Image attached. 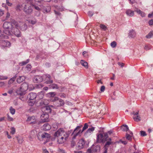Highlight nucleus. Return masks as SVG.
I'll use <instances>...</instances> for the list:
<instances>
[{
  "mask_svg": "<svg viewBox=\"0 0 153 153\" xmlns=\"http://www.w3.org/2000/svg\"><path fill=\"white\" fill-rule=\"evenodd\" d=\"M19 27L18 23L15 20L11 22H5L3 25V32L8 36L14 35L18 37H20L21 36V33L18 29Z\"/></svg>",
  "mask_w": 153,
  "mask_h": 153,
  "instance_id": "nucleus-1",
  "label": "nucleus"
},
{
  "mask_svg": "<svg viewBox=\"0 0 153 153\" xmlns=\"http://www.w3.org/2000/svg\"><path fill=\"white\" fill-rule=\"evenodd\" d=\"M82 126V125L77 126L74 129L72 133V134H74V136L73 137V139H75L76 136L79 135L88 128V126L87 123H85L83 127L82 130L80 129Z\"/></svg>",
  "mask_w": 153,
  "mask_h": 153,
  "instance_id": "nucleus-2",
  "label": "nucleus"
},
{
  "mask_svg": "<svg viewBox=\"0 0 153 153\" xmlns=\"http://www.w3.org/2000/svg\"><path fill=\"white\" fill-rule=\"evenodd\" d=\"M50 107H53V106L52 105L46 106L45 108L46 112L45 114H43L41 115V120L40 121L41 123H43L48 121L49 116L48 113H51V109Z\"/></svg>",
  "mask_w": 153,
  "mask_h": 153,
  "instance_id": "nucleus-3",
  "label": "nucleus"
},
{
  "mask_svg": "<svg viewBox=\"0 0 153 153\" xmlns=\"http://www.w3.org/2000/svg\"><path fill=\"white\" fill-rule=\"evenodd\" d=\"M70 132V131H68L65 132L64 134V135L62 136H61L59 137H56L57 141L59 144H62L66 140L68 137H69Z\"/></svg>",
  "mask_w": 153,
  "mask_h": 153,
  "instance_id": "nucleus-4",
  "label": "nucleus"
},
{
  "mask_svg": "<svg viewBox=\"0 0 153 153\" xmlns=\"http://www.w3.org/2000/svg\"><path fill=\"white\" fill-rule=\"evenodd\" d=\"M53 101V104L56 107L63 106L64 105L63 101L61 99H59L57 97H55Z\"/></svg>",
  "mask_w": 153,
  "mask_h": 153,
  "instance_id": "nucleus-5",
  "label": "nucleus"
},
{
  "mask_svg": "<svg viewBox=\"0 0 153 153\" xmlns=\"http://www.w3.org/2000/svg\"><path fill=\"white\" fill-rule=\"evenodd\" d=\"M23 10L25 13L27 15L31 14L33 12V10L31 4L28 3L24 5Z\"/></svg>",
  "mask_w": 153,
  "mask_h": 153,
  "instance_id": "nucleus-6",
  "label": "nucleus"
},
{
  "mask_svg": "<svg viewBox=\"0 0 153 153\" xmlns=\"http://www.w3.org/2000/svg\"><path fill=\"white\" fill-rule=\"evenodd\" d=\"M66 132H65V131L63 128H60L54 134V137L55 138L59 137L61 136H62L64 135L65 133Z\"/></svg>",
  "mask_w": 153,
  "mask_h": 153,
  "instance_id": "nucleus-7",
  "label": "nucleus"
},
{
  "mask_svg": "<svg viewBox=\"0 0 153 153\" xmlns=\"http://www.w3.org/2000/svg\"><path fill=\"white\" fill-rule=\"evenodd\" d=\"M108 140L109 141H107L105 145V150L103 153H107L108 149L107 147L109 145L113 144V142L111 141V138H108Z\"/></svg>",
  "mask_w": 153,
  "mask_h": 153,
  "instance_id": "nucleus-8",
  "label": "nucleus"
},
{
  "mask_svg": "<svg viewBox=\"0 0 153 153\" xmlns=\"http://www.w3.org/2000/svg\"><path fill=\"white\" fill-rule=\"evenodd\" d=\"M85 143V141L83 139H82L79 140L77 144L76 148L78 149H82L84 147Z\"/></svg>",
  "mask_w": 153,
  "mask_h": 153,
  "instance_id": "nucleus-9",
  "label": "nucleus"
},
{
  "mask_svg": "<svg viewBox=\"0 0 153 153\" xmlns=\"http://www.w3.org/2000/svg\"><path fill=\"white\" fill-rule=\"evenodd\" d=\"M37 97V95L35 93L31 92L27 96V98L29 100H35Z\"/></svg>",
  "mask_w": 153,
  "mask_h": 153,
  "instance_id": "nucleus-10",
  "label": "nucleus"
},
{
  "mask_svg": "<svg viewBox=\"0 0 153 153\" xmlns=\"http://www.w3.org/2000/svg\"><path fill=\"white\" fill-rule=\"evenodd\" d=\"M138 111L136 112L134 111H133L132 112V114L134 115L133 118L135 121L138 122L140 120V117L138 115Z\"/></svg>",
  "mask_w": 153,
  "mask_h": 153,
  "instance_id": "nucleus-11",
  "label": "nucleus"
},
{
  "mask_svg": "<svg viewBox=\"0 0 153 153\" xmlns=\"http://www.w3.org/2000/svg\"><path fill=\"white\" fill-rule=\"evenodd\" d=\"M43 79V78L42 76H36L33 78V81L35 83H38L42 82Z\"/></svg>",
  "mask_w": 153,
  "mask_h": 153,
  "instance_id": "nucleus-12",
  "label": "nucleus"
},
{
  "mask_svg": "<svg viewBox=\"0 0 153 153\" xmlns=\"http://www.w3.org/2000/svg\"><path fill=\"white\" fill-rule=\"evenodd\" d=\"M97 141L98 143L104 142V138H103V135L101 133L97 134Z\"/></svg>",
  "mask_w": 153,
  "mask_h": 153,
  "instance_id": "nucleus-13",
  "label": "nucleus"
},
{
  "mask_svg": "<svg viewBox=\"0 0 153 153\" xmlns=\"http://www.w3.org/2000/svg\"><path fill=\"white\" fill-rule=\"evenodd\" d=\"M21 89H22V91L25 92L28 89V84L26 82L23 83L20 87Z\"/></svg>",
  "mask_w": 153,
  "mask_h": 153,
  "instance_id": "nucleus-14",
  "label": "nucleus"
},
{
  "mask_svg": "<svg viewBox=\"0 0 153 153\" xmlns=\"http://www.w3.org/2000/svg\"><path fill=\"white\" fill-rule=\"evenodd\" d=\"M129 134L127 133L126 134V137L127 140H128L131 141L132 140V137L133 135V133L130 131H128Z\"/></svg>",
  "mask_w": 153,
  "mask_h": 153,
  "instance_id": "nucleus-15",
  "label": "nucleus"
},
{
  "mask_svg": "<svg viewBox=\"0 0 153 153\" xmlns=\"http://www.w3.org/2000/svg\"><path fill=\"white\" fill-rule=\"evenodd\" d=\"M1 45L4 47H9L10 45V43L9 42L4 40H1Z\"/></svg>",
  "mask_w": 153,
  "mask_h": 153,
  "instance_id": "nucleus-16",
  "label": "nucleus"
},
{
  "mask_svg": "<svg viewBox=\"0 0 153 153\" xmlns=\"http://www.w3.org/2000/svg\"><path fill=\"white\" fill-rule=\"evenodd\" d=\"M46 83L47 84L52 83L53 82V81L51 80V76L50 75L48 74H47L46 75Z\"/></svg>",
  "mask_w": 153,
  "mask_h": 153,
  "instance_id": "nucleus-17",
  "label": "nucleus"
},
{
  "mask_svg": "<svg viewBox=\"0 0 153 153\" xmlns=\"http://www.w3.org/2000/svg\"><path fill=\"white\" fill-rule=\"evenodd\" d=\"M136 33L133 30H130L128 33V36L130 38H134L136 36Z\"/></svg>",
  "mask_w": 153,
  "mask_h": 153,
  "instance_id": "nucleus-18",
  "label": "nucleus"
},
{
  "mask_svg": "<svg viewBox=\"0 0 153 153\" xmlns=\"http://www.w3.org/2000/svg\"><path fill=\"white\" fill-rule=\"evenodd\" d=\"M16 92L17 94L20 95V96H22L25 94V92L22 91V89H21V88L19 87L18 88L16 91Z\"/></svg>",
  "mask_w": 153,
  "mask_h": 153,
  "instance_id": "nucleus-19",
  "label": "nucleus"
},
{
  "mask_svg": "<svg viewBox=\"0 0 153 153\" xmlns=\"http://www.w3.org/2000/svg\"><path fill=\"white\" fill-rule=\"evenodd\" d=\"M42 128L44 130L47 131L49 130L51 128V127L50 125L46 123L44 125Z\"/></svg>",
  "mask_w": 153,
  "mask_h": 153,
  "instance_id": "nucleus-20",
  "label": "nucleus"
},
{
  "mask_svg": "<svg viewBox=\"0 0 153 153\" xmlns=\"http://www.w3.org/2000/svg\"><path fill=\"white\" fill-rule=\"evenodd\" d=\"M126 14L132 17L134 15V11H133L130 9H128L126 10Z\"/></svg>",
  "mask_w": 153,
  "mask_h": 153,
  "instance_id": "nucleus-21",
  "label": "nucleus"
},
{
  "mask_svg": "<svg viewBox=\"0 0 153 153\" xmlns=\"http://www.w3.org/2000/svg\"><path fill=\"white\" fill-rule=\"evenodd\" d=\"M100 147L99 145H97L92 147V150L93 152H97L100 151Z\"/></svg>",
  "mask_w": 153,
  "mask_h": 153,
  "instance_id": "nucleus-22",
  "label": "nucleus"
},
{
  "mask_svg": "<svg viewBox=\"0 0 153 153\" xmlns=\"http://www.w3.org/2000/svg\"><path fill=\"white\" fill-rule=\"evenodd\" d=\"M25 77L24 76H20L17 79V82L19 83H20L25 80Z\"/></svg>",
  "mask_w": 153,
  "mask_h": 153,
  "instance_id": "nucleus-23",
  "label": "nucleus"
},
{
  "mask_svg": "<svg viewBox=\"0 0 153 153\" xmlns=\"http://www.w3.org/2000/svg\"><path fill=\"white\" fill-rule=\"evenodd\" d=\"M18 24L19 25V27H20L21 29L22 30H25L27 29V25L25 24L24 23H22V26H20V25H22L20 24H19V23Z\"/></svg>",
  "mask_w": 153,
  "mask_h": 153,
  "instance_id": "nucleus-24",
  "label": "nucleus"
},
{
  "mask_svg": "<svg viewBox=\"0 0 153 153\" xmlns=\"http://www.w3.org/2000/svg\"><path fill=\"white\" fill-rule=\"evenodd\" d=\"M121 129L123 131H129L128 126L126 125H123L121 126Z\"/></svg>",
  "mask_w": 153,
  "mask_h": 153,
  "instance_id": "nucleus-25",
  "label": "nucleus"
},
{
  "mask_svg": "<svg viewBox=\"0 0 153 153\" xmlns=\"http://www.w3.org/2000/svg\"><path fill=\"white\" fill-rule=\"evenodd\" d=\"M135 11L138 14H140L142 17H144L145 16V13L140 10L137 9L135 10Z\"/></svg>",
  "mask_w": 153,
  "mask_h": 153,
  "instance_id": "nucleus-26",
  "label": "nucleus"
},
{
  "mask_svg": "<svg viewBox=\"0 0 153 153\" xmlns=\"http://www.w3.org/2000/svg\"><path fill=\"white\" fill-rule=\"evenodd\" d=\"M41 136L43 138H48L50 137V135L46 133H44L42 134Z\"/></svg>",
  "mask_w": 153,
  "mask_h": 153,
  "instance_id": "nucleus-27",
  "label": "nucleus"
},
{
  "mask_svg": "<svg viewBox=\"0 0 153 153\" xmlns=\"http://www.w3.org/2000/svg\"><path fill=\"white\" fill-rule=\"evenodd\" d=\"M80 63L82 65L84 66L86 68H88V63L83 60H81L80 62Z\"/></svg>",
  "mask_w": 153,
  "mask_h": 153,
  "instance_id": "nucleus-28",
  "label": "nucleus"
},
{
  "mask_svg": "<svg viewBox=\"0 0 153 153\" xmlns=\"http://www.w3.org/2000/svg\"><path fill=\"white\" fill-rule=\"evenodd\" d=\"M48 100H43L40 102V104L42 105H47L48 103Z\"/></svg>",
  "mask_w": 153,
  "mask_h": 153,
  "instance_id": "nucleus-29",
  "label": "nucleus"
},
{
  "mask_svg": "<svg viewBox=\"0 0 153 153\" xmlns=\"http://www.w3.org/2000/svg\"><path fill=\"white\" fill-rule=\"evenodd\" d=\"M102 134L103 135V138H104L105 141L108 140V134L107 133H105Z\"/></svg>",
  "mask_w": 153,
  "mask_h": 153,
  "instance_id": "nucleus-30",
  "label": "nucleus"
},
{
  "mask_svg": "<svg viewBox=\"0 0 153 153\" xmlns=\"http://www.w3.org/2000/svg\"><path fill=\"white\" fill-rule=\"evenodd\" d=\"M153 35V31H150L146 36V38L148 39L150 38Z\"/></svg>",
  "mask_w": 153,
  "mask_h": 153,
  "instance_id": "nucleus-31",
  "label": "nucleus"
},
{
  "mask_svg": "<svg viewBox=\"0 0 153 153\" xmlns=\"http://www.w3.org/2000/svg\"><path fill=\"white\" fill-rule=\"evenodd\" d=\"M29 61V59H27L26 61H23L20 63V64L22 66L23 65H25L28 63Z\"/></svg>",
  "mask_w": 153,
  "mask_h": 153,
  "instance_id": "nucleus-32",
  "label": "nucleus"
},
{
  "mask_svg": "<svg viewBox=\"0 0 153 153\" xmlns=\"http://www.w3.org/2000/svg\"><path fill=\"white\" fill-rule=\"evenodd\" d=\"M10 113L12 115L14 114L15 112V110L12 107H10Z\"/></svg>",
  "mask_w": 153,
  "mask_h": 153,
  "instance_id": "nucleus-33",
  "label": "nucleus"
},
{
  "mask_svg": "<svg viewBox=\"0 0 153 153\" xmlns=\"http://www.w3.org/2000/svg\"><path fill=\"white\" fill-rule=\"evenodd\" d=\"M31 66L30 65L28 64L25 67L26 70L27 71H30Z\"/></svg>",
  "mask_w": 153,
  "mask_h": 153,
  "instance_id": "nucleus-34",
  "label": "nucleus"
},
{
  "mask_svg": "<svg viewBox=\"0 0 153 153\" xmlns=\"http://www.w3.org/2000/svg\"><path fill=\"white\" fill-rule=\"evenodd\" d=\"M100 27L104 30H106L107 29L106 27L104 25L101 24L100 25Z\"/></svg>",
  "mask_w": 153,
  "mask_h": 153,
  "instance_id": "nucleus-35",
  "label": "nucleus"
},
{
  "mask_svg": "<svg viewBox=\"0 0 153 153\" xmlns=\"http://www.w3.org/2000/svg\"><path fill=\"white\" fill-rule=\"evenodd\" d=\"M111 45L113 48H115L117 45V43L115 41H113L111 43Z\"/></svg>",
  "mask_w": 153,
  "mask_h": 153,
  "instance_id": "nucleus-36",
  "label": "nucleus"
},
{
  "mask_svg": "<svg viewBox=\"0 0 153 153\" xmlns=\"http://www.w3.org/2000/svg\"><path fill=\"white\" fill-rule=\"evenodd\" d=\"M51 10V8L50 7H48L47 8H45L44 10V13H48Z\"/></svg>",
  "mask_w": 153,
  "mask_h": 153,
  "instance_id": "nucleus-37",
  "label": "nucleus"
},
{
  "mask_svg": "<svg viewBox=\"0 0 153 153\" xmlns=\"http://www.w3.org/2000/svg\"><path fill=\"white\" fill-rule=\"evenodd\" d=\"M94 130V127H92L89 128L87 131V133H91V131H93Z\"/></svg>",
  "mask_w": 153,
  "mask_h": 153,
  "instance_id": "nucleus-38",
  "label": "nucleus"
},
{
  "mask_svg": "<svg viewBox=\"0 0 153 153\" xmlns=\"http://www.w3.org/2000/svg\"><path fill=\"white\" fill-rule=\"evenodd\" d=\"M17 140L19 143L21 144L23 142V140L22 138V137H17Z\"/></svg>",
  "mask_w": 153,
  "mask_h": 153,
  "instance_id": "nucleus-39",
  "label": "nucleus"
},
{
  "mask_svg": "<svg viewBox=\"0 0 153 153\" xmlns=\"http://www.w3.org/2000/svg\"><path fill=\"white\" fill-rule=\"evenodd\" d=\"M16 132V130L14 128L12 127L11 128L10 133L12 134H14Z\"/></svg>",
  "mask_w": 153,
  "mask_h": 153,
  "instance_id": "nucleus-40",
  "label": "nucleus"
},
{
  "mask_svg": "<svg viewBox=\"0 0 153 153\" xmlns=\"http://www.w3.org/2000/svg\"><path fill=\"white\" fill-rule=\"evenodd\" d=\"M8 78L7 76H0V80H4L7 79Z\"/></svg>",
  "mask_w": 153,
  "mask_h": 153,
  "instance_id": "nucleus-41",
  "label": "nucleus"
},
{
  "mask_svg": "<svg viewBox=\"0 0 153 153\" xmlns=\"http://www.w3.org/2000/svg\"><path fill=\"white\" fill-rule=\"evenodd\" d=\"M43 86L42 84H36L35 88H41Z\"/></svg>",
  "mask_w": 153,
  "mask_h": 153,
  "instance_id": "nucleus-42",
  "label": "nucleus"
},
{
  "mask_svg": "<svg viewBox=\"0 0 153 153\" xmlns=\"http://www.w3.org/2000/svg\"><path fill=\"white\" fill-rule=\"evenodd\" d=\"M44 95L42 92L39 93L38 95V97L40 99H42Z\"/></svg>",
  "mask_w": 153,
  "mask_h": 153,
  "instance_id": "nucleus-43",
  "label": "nucleus"
},
{
  "mask_svg": "<svg viewBox=\"0 0 153 153\" xmlns=\"http://www.w3.org/2000/svg\"><path fill=\"white\" fill-rule=\"evenodd\" d=\"M51 88L53 89H58V87L57 85L55 84H53L51 86Z\"/></svg>",
  "mask_w": 153,
  "mask_h": 153,
  "instance_id": "nucleus-44",
  "label": "nucleus"
},
{
  "mask_svg": "<svg viewBox=\"0 0 153 153\" xmlns=\"http://www.w3.org/2000/svg\"><path fill=\"white\" fill-rule=\"evenodd\" d=\"M140 134L142 136H145L147 135L146 132L144 131H141Z\"/></svg>",
  "mask_w": 153,
  "mask_h": 153,
  "instance_id": "nucleus-45",
  "label": "nucleus"
},
{
  "mask_svg": "<svg viewBox=\"0 0 153 153\" xmlns=\"http://www.w3.org/2000/svg\"><path fill=\"white\" fill-rule=\"evenodd\" d=\"M7 120L9 121H13V119L12 117H10L9 114H7Z\"/></svg>",
  "mask_w": 153,
  "mask_h": 153,
  "instance_id": "nucleus-46",
  "label": "nucleus"
},
{
  "mask_svg": "<svg viewBox=\"0 0 153 153\" xmlns=\"http://www.w3.org/2000/svg\"><path fill=\"white\" fill-rule=\"evenodd\" d=\"M10 16V14L8 12H7L6 14L5 19L8 20Z\"/></svg>",
  "mask_w": 153,
  "mask_h": 153,
  "instance_id": "nucleus-47",
  "label": "nucleus"
},
{
  "mask_svg": "<svg viewBox=\"0 0 153 153\" xmlns=\"http://www.w3.org/2000/svg\"><path fill=\"white\" fill-rule=\"evenodd\" d=\"M49 94L51 97H53L56 95V93L54 92H51L49 93Z\"/></svg>",
  "mask_w": 153,
  "mask_h": 153,
  "instance_id": "nucleus-48",
  "label": "nucleus"
},
{
  "mask_svg": "<svg viewBox=\"0 0 153 153\" xmlns=\"http://www.w3.org/2000/svg\"><path fill=\"white\" fill-rule=\"evenodd\" d=\"M36 19H34L30 21V23H31L33 25H34L36 23Z\"/></svg>",
  "mask_w": 153,
  "mask_h": 153,
  "instance_id": "nucleus-49",
  "label": "nucleus"
},
{
  "mask_svg": "<svg viewBox=\"0 0 153 153\" xmlns=\"http://www.w3.org/2000/svg\"><path fill=\"white\" fill-rule=\"evenodd\" d=\"M88 14L89 16H92L93 15L94 13H93V12L91 11H89L88 12Z\"/></svg>",
  "mask_w": 153,
  "mask_h": 153,
  "instance_id": "nucleus-50",
  "label": "nucleus"
},
{
  "mask_svg": "<svg viewBox=\"0 0 153 153\" xmlns=\"http://www.w3.org/2000/svg\"><path fill=\"white\" fill-rule=\"evenodd\" d=\"M6 4L8 6H11L12 5V3L9 2L8 0H6Z\"/></svg>",
  "mask_w": 153,
  "mask_h": 153,
  "instance_id": "nucleus-51",
  "label": "nucleus"
},
{
  "mask_svg": "<svg viewBox=\"0 0 153 153\" xmlns=\"http://www.w3.org/2000/svg\"><path fill=\"white\" fill-rule=\"evenodd\" d=\"M35 118L34 117H29L27 119V121H30L32 119Z\"/></svg>",
  "mask_w": 153,
  "mask_h": 153,
  "instance_id": "nucleus-52",
  "label": "nucleus"
},
{
  "mask_svg": "<svg viewBox=\"0 0 153 153\" xmlns=\"http://www.w3.org/2000/svg\"><path fill=\"white\" fill-rule=\"evenodd\" d=\"M149 24L150 25H153V19L150 20L149 22Z\"/></svg>",
  "mask_w": 153,
  "mask_h": 153,
  "instance_id": "nucleus-53",
  "label": "nucleus"
},
{
  "mask_svg": "<svg viewBox=\"0 0 153 153\" xmlns=\"http://www.w3.org/2000/svg\"><path fill=\"white\" fill-rule=\"evenodd\" d=\"M105 87L104 86H102L100 88V91L101 92H103L105 90Z\"/></svg>",
  "mask_w": 153,
  "mask_h": 153,
  "instance_id": "nucleus-54",
  "label": "nucleus"
},
{
  "mask_svg": "<svg viewBox=\"0 0 153 153\" xmlns=\"http://www.w3.org/2000/svg\"><path fill=\"white\" fill-rule=\"evenodd\" d=\"M35 103V102L34 101H30L29 102H28V103H29V105H30V106H32L33 105V104H34Z\"/></svg>",
  "mask_w": 153,
  "mask_h": 153,
  "instance_id": "nucleus-55",
  "label": "nucleus"
},
{
  "mask_svg": "<svg viewBox=\"0 0 153 153\" xmlns=\"http://www.w3.org/2000/svg\"><path fill=\"white\" fill-rule=\"evenodd\" d=\"M144 49L146 50H148L150 49V47L147 45H146L144 47Z\"/></svg>",
  "mask_w": 153,
  "mask_h": 153,
  "instance_id": "nucleus-56",
  "label": "nucleus"
},
{
  "mask_svg": "<svg viewBox=\"0 0 153 153\" xmlns=\"http://www.w3.org/2000/svg\"><path fill=\"white\" fill-rule=\"evenodd\" d=\"M5 83L4 82H0V87H2L4 85Z\"/></svg>",
  "mask_w": 153,
  "mask_h": 153,
  "instance_id": "nucleus-57",
  "label": "nucleus"
},
{
  "mask_svg": "<svg viewBox=\"0 0 153 153\" xmlns=\"http://www.w3.org/2000/svg\"><path fill=\"white\" fill-rule=\"evenodd\" d=\"M16 78V76H14V77L11 78L10 79H11L12 81L14 82L15 81Z\"/></svg>",
  "mask_w": 153,
  "mask_h": 153,
  "instance_id": "nucleus-58",
  "label": "nucleus"
},
{
  "mask_svg": "<svg viewBox=\"0 0 153 153\" xmlns=\"http://www.w3.org/2000/svg\"><path fill=\"white\" fill-rule=\"evenodd\" d=\"M21 8V6L20 5L18 4L17 5L16 7V9L17 10H20Z\"/></svg>",
  "mask_w": 153,
  "mask_h": 153,
  "instance_id": "nucleus-59",
  "label": "nucleus"
},
{
  "mask_svg": "<svg viewBox=\"0 0 153 153\" xmlns=\"http://www.w3.org/2000/svg\"><path fill=\"white\" fill-rule=\"evenodd\" d=\"M120 142L124 145H126L127 143V142L126 141H123L122 140H120Z\"/></svg>",
  "mask_w": 153,
  "mask_h": 153,
  "instance_id": "nucleus-60",
  "label": "nucleus"
},
{
  "mask_svg": "<svg viewBox=\"0 0 153 153\" xmlns=\"http://www.w3.org/2000/svg\"><path fill=\"white\" fill-rule=\"evenodd\" d=\"M58 151L59 152L62 153H65V151L62 149H59Z\"/></svg>",
  "mask_w": 153,
  "mask_h": 153,
  "instance_id": "nucleus-61",
  "label": "nucleus"
},
{
  "mask_svg": "<svg viewBox=\"0 0 153 153\" xmlns=\"http://www.w3.org/2000/svg\"><path fill=\"white\" fill-rule=\"evenodd\" d=\"M118 64L119 66H120L121 67H123L124 65V63H121L120 62H118Z\"/></svg>",
  "mask_w": 153,
  "mask_h": 153,
  "instance_id": "nucleus-62",
  "label": "nucleus"
},
{
  "mask_svg": "<svg viewBox=\"0 0 153 153\" xmlns=\"http://www.w3.org/2000/svg\"><path fill=\"white\" fill-rule=\"evenodd\" d=\"M43 153H49L48 151L46 149H43Z\"/></svg>",
  "mask_w": 153,
  "mask_h": 153,
  "instance_id": "nucleus-63",
  "label": "nucleus"
},
{
  "mask_svg": "<svg viewBox=\"0 0 153 153\" xmlns=\"http://www.w3.org/2000/svg\"><path fill=\"white\" fill-rule=\"evenodd\" d=\"M152 16H153V11L151 13L149 14L148 15V17L149 18H151Z\"/></svg>",
  "mask_w": 153,
  "mask_h": 153,
  "instance_id": "nucleus-64",
  "label": "nucleus"
}]
</instances>
